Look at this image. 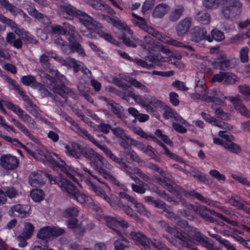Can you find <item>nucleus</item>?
I'll return each mask as SVG.
<instances>
[{
  "label": "nucleus",
  "instance_id": "nucleus-1",
  "mask_svg": "<svg viewBox=\"0 0 250 250\" xmlns=\"http://www.w3.org/2000/svg\"><path fill=\"white\" fill-rule=\"evenodd\" d=\"M62 24L65 34L66 32L69 33V37L68 38V40L70 44H68L67 42L63 40L59 35L55 37L54 39V42L60 45L62 50L65 53L70 54L74 52H77L82 56H84L85 55L84 50L74 36L75 27L65 22H63Z\"/></svg>",
  "mask_w": 250,
  "mask_h": 250
},
{
  "label": "nucleus",
  "instance_id": "nucleus-2",
  "mask_svg": "<svg viewBox=\"0 0 250 250\" xmlns=\"http://www.w3.org/2000/svg\"><path fill=\"white\" fill-rule=\"evenodd\" d=\"M149 169L158 172L160 176L154 175L153 177L156 182L165 188L173 194H178L182 191V188L172 181V176L168 173L164 171L157 165L152 163L147 164Z\"/></svg>",
  "mask_w": 250,
  "mask_h": 250
},
{
  "label": "nucleus",
  "instance_id": "nucleus-3",
  "mask_svg": "<svg viewBox=\"0 0 250 250\" xmlns=\"http://www.w3.org/2000/svg\"><path fill=\"white\" fill-rule=\"evenodd\" d=\"M103 218L107 226L111 228L117 235L121 236V238L114 243V250H124L125 248L128 247V241L122 236L119 228L125 229L128 227V224L125 220H117L112 216H105Z\"/></svg>",
  "mask_w": 250,
  "mask_h": 250
},
{
  "label": "nucleus",
  "instance_id": "nucleus-4",
  "mask_svg": "<svg viewBox=\"0 0 250 250\" xmlns=\"http://www.w3.org/2000/svg\"><path fill=\"white\" fill-rule=\"evenodd\" d=\"M59 185L62 191L67 192L68 196L76 199L81 204L85 203L87 205L92 201L90 196L81 193L79 190L69 181L62 179L59 183Z\"/></svg>",
  "mask_w": 250,
  "mask_h": 250
},
{
  "label": "nucleus",
  "instance_id": "nucleus-5",
  "mask_svg": "<svg viewBox=\"0 0 250 250\" xmlns=\"http://www.w3.org/2000/svg\"><path fill=\"white\" fill-rule=\"evenodd\" d=\"M65 149V152L68 155L77 159H80L82 155L91 162L94 160L95 159L98 160L101 156L93 148L88 147H81L76 143L73 144L72 148H70L68 146H66Z\"/></svg>",
  "mask_w": 250,
  "mask_h": 250
},
{
  "label": "nucleus",
  "instance_id": "nucleus-6",
  "mask_svg": "<svg viewBox=\"0 0 250 250\" xmlns=\"http://www.w3.org/2000/svg\"><path fill=\"white\" fill-rule=\"evenodd\" d=\"M119 198L117 201H113L114 205L111 206L116 208H119L126 213L128 216L132 217H137L136 214L134 213L133 210L128 206L129 203L134 204L136 203L135 199L124 192H120L118 193Z\"/></svg>",
  "mask_w": 250,
  "mask_h": 250
},
{
  "label": "nucleus",
  "instance_id": "nucleus-7",
  "mask_svg": "<svg viewBox=\"0 0 250 250\" xmlns=\"http://www.w3.org/2000/svg\"><path fill=\"white\" fill-rule=\"evenodd\" d=\"M44 77L50 81L48 84V87L50 90L55 93H57L64 98L65 100L68 95H71L73 94L71 89H69L65 85L60 86L57 84L56 80L52 76L48 74L43 73Z\"/></svg>",
  "mask_w": 250,
  "mask_h": 250
},
{
  "label": "nucleus",
  "instance_id": "nucleus-8",
  "mask_svg": "<svg viewBox=\"0 0 250 250\" xmlns=\"http://www.w3.org/2000/svg\"><path fill=\"white\" fill-rule=\"evenodd\" d=\"M242 8V3L238 0H224L221 14L227 20H229L234 14L235 10Z\"/></svg>",
  "mask_w": 250,
  "mask_h": 250
},
{
  "label": "nucleus",
  "instance_id": "nucleus-9",
  "mask_svg": "<svg viewBox=\"0 0 250 250\" xmlns=\"http://www.w3.org/2000/svg\"><path fill=\"white\" fill-rule=\"evenodd\" d=\"M5 105L15 113L22 122L27 124L29 126L33 128L36 127L34 120L27 114H24V111L18 105L9 102H5Z\"/></svg>",
  "mask_w": 250,
  "mask_h": 250
},
{
  "label": "nucleus",
  "instance_id": "nucleus-10",
  "mask_svg": "<svg viewBox=\"0 0 250 250\" xmlns=\"http://www.w3.org/2000/svg\"><path fill=\"white\" fill-rule=\"evenodd\" d=\"M76 128L78 129V130L80 132L81 135L83 137H85L87 138L89 141L94 144L96 146H97L98 148L101 149L105 154V155L108 157L109 158L113 155V153L112 151L108 148L105 145H100L98 141H97L95 138L91 135L86 130L81 128L78 124L77 126H75Z\"/></svg>",
  "mask_w": 250,
  "mask_h": 250
},
{
  "label": "nucleus",
  "instance_id": "nucleus-11",
  "mask_svg": "<svg viewBox=\"0 0 250 250\" xmlns=\"http://www.w3.org/2000/svg\"><path fill=\"white\" fill-rule=\"evenodd\" d=\"M109 159L115 163L118 164L120 166L121 170L125 172L136 183H144L138 177L128 171V169H130V167L124 161L123 158H119L113 153Z\"/></svg>",
  "mask_w": 250,
  "mask_h": 250
},
{
  "label": "nucleus",
  "instance_id": "nucleus-12",
  "mask_svg": "<svg viewBox=\"0 0 250 250\" xmlns=\"http://www.w3.org/2000/svg\"><path fill=\"white\" fill-rule=\"evenodd\" d=\"M131 238L142 250L149 248L150 242L143 233L140 231H132L129 234Z\"/></svg>",
  "mask_w": 250,
  "mask_h": 250
},
{
  "label": "nucleus",
  "instance_id": "nucleus-13",
  "mask_svg": "<svg viewBox=\"0 0 250 250\" xmlns=\"http://www.w3.org/2000/svg\"><path fill=\"white\" fill-rule=\"evenodd\" d=\"M19 163V159L11 155H4L0 158V166L7 170H12L16 168Z\"/></svg>",
  "mask_w": 250,
  "mask_h": 250
},
{
  "label": "nucleus",
  "instance_id": "nucleus-14",
  "mask_svg": "<svg viewBox=\"0 0 250 250\" xmlns=\"http://www.w3.org/2000/svg\"><path fill=\"white\" fill-rule=\"evenodd\" d=\"M48 176L49 174L42 171H34L29 175V182L32 187H41L44 184L45 177Z\"/></svg>",
  "mask_w": 250,
  "mask_h": 250
},
{
  "label": "nucleus",
  "instance_id": "nucleus-15",
  "mask_svg": "<svg viewBox=\"0 0 250 250\" xmlns=\"http://www.w3.org/2000/svg\"><path fill=\"white\" fill-rule=\"evenodd\" d=\"M225 98L229 100L233 104L235 110L242 115L250 118V112L242 103L239 95L234 97L229 96Z\"/></svg>",
  "mask_w": 250,
  "mask_h": 250
},
{
  "label": "nucleus",
  "instance_id": "nucleus-16",
  "mask_svg": "<svg viewBox=\"0 0 250 250\" xmlns=\"http://www.w3.org/2000/svg\"><path fill=\"white\" fill-rule=\"evenodd\" d=\"M206 34L207 31L205 28L195 27L190 33L191 41L195 42H198L203 40H207L209 42H212L210 36H207Z\"/></svg>",
  "mask_w": 250,
  "mask_h": 250
},
{
  "label": "nucleus",
  "instance_id": "nucleus-17",
  "mask_svg": "<svg viewBox=\"0 0 250 250\" xmlns=\"http://www.w3.org/2000/svg\"><path fill=\"white\" fill-rule=\"evenodd\" d=\"M186 233L187 238L191 243L192 242L195 241L203 245L207 240V238H204V235L198 231V229L193 227H188Z\"/></svg>",
  "mask_w": 250,
  "mask_h": 250
},
{
  "label": "nucleus",
  "instance_id": "nucleus-18",
  "mask_svg": "<svg viewBox=\"0 0 250 250\" xmlns=\"http://www.w3.org/2000/svg\"><path fill=\"white\" fill-rule=\"evenodd\" d=\"M189 194L191 196H195L197 199L201 201L203 203L206 204L207 205H211L215 207L216 208H217L221 211L224 212L227 215H229L230 213V211L228 209L226 208L225 207L222 206L219 202L213 201L209 199H206L200 193L196 192L194 191H190Z\"/></svg>",
  "mask_w": 250,
  "mask_h": 250
},
{
  "label": "nucleus",
  "instance_id": "nucleus-19",
  "mask_svg": "<svg viewBox=\"0 0 250 250\" xmlns=\"http://www.w3.org/2000/svg\"><path fill=\"white\" fill-rule=\"evenodd\" d=\"M76 18L88 29H93L96 26L97 21L92 17L81 10L77 13Z\"/></svg>",
  "mask_w": 250,
  "mask_h": 250
},
{
  "label": "nucleus",
  "instance_id": "nucleus-20",
  "mask_svg": "<svg viewBox=\"0 0 250 250\" xmlns=\"http://www.w3.org/2000/svg\"><path fill=\"white\" fill-rule=\"evenodd\" d=\"M85 182L89 188L93 191L97 196L103 198L110 206L114 205L112 203V200L106 194L105 192L102 188L96 186L90 180L87 179Z\"/></svg>",
  "mask_w": 250,
  "mask_h": 250
},
{
  "label": "nucleus",
  "instance_id": "nucleus-21",
  "mask_svg": "<svg viewBox=\"0 0 250 250\" xmlns=\"http://www.w3.org/2000/svg\"><path fill=\"white\" fill-rule=\"evenodd\" d=\"M194 91V93L191 94V97L193 99L201 100L204 101V98L207 96L208 91L207 90L206 86L203 81L198 80L196 81Z\"/></svg>",
  "mask_w": 250,
  "mask_h": 250
},
{
  "label": "nucleus",
  "instance_id": "nucleus-22",
  "mask_svg": "<svg viewBox=\"0 0 250 250\" xmlns=\"http://www.w3.org/2000/svg\"><path fill=\"white\" fill-rule=\"evenodd\" d=\"M29 210V206L18 204L12 207L8 212L10 215L23 218L28 214Z\"/></svg>",
  "mask_w": 250,
  "mask_h": 250
},
{
  "label": "nucleus",
  "instance_id": "nucleus-23",
  "mask_svg": "<svg viewBox=\"0 0 250 250\" xmlns=\"http://www.w3.org/2000/svg\"><path fill=\"white\" fill-rule=\"evenodd\" d=\"M53 59L54 61L60 62H77L73 58H68L66 61L63 60L61 57L58 56L53 52H48L47 55L43 54L40 57V60L41 62H47L49 61H52L51 59Z\"/></svg>",
  "mask_w": 250,
  "mask_h": 250
},
{
  "label": "nucleus",
  "instance_id": "nucleus-24",
  "mask_svg": "<svg viewBox=\"0 0 250 250\" xmlns=\"http://www.w3.org/2000/svg\"><path fill=\"white\" fill-rule=\"evenodd\" d=\"M185 11V8L182 4L175 5L170 11L168 18L172 22L177 21L182 16Z\"/></svg>",
  "mask_w": 250,
  "mask_h": 250
},
{
  "label": "nucleus",
  "instance_id": "nucleus-25",
  "mask_svg": "<svg viewBox=\"0 0 250 250\" xmlns=\"http://www.w3.org/2000/svg\"><path fill=\"white\" fill-rule=\"evenodd\" d=\"M191 19L186 18L181 21L176 26V30L179 36H183L188 32L191 25Z\"/></svg>",
  "mask_w": 250,
  "mask_h": 250
},
{
  "label": "nucleus",
  "instance_id": "nucleus-26",
  "mask_svg": "<svg viewBox=\"0 0 250 250\" xmlns=\"http://www.w3.org/2000/svg\"><path fill=\"white\" fill-rule=\"evenodd\" d=\"M173 245L179 250H182L184 247L187 248L190 247V242L189 239L181 232L177 235Z\"/></svg>",
  "mask_w": 250,
  "mask_h": 250
},
{
  "label": "nucleus",
  "instance_id": "nucleus-27",
  "mask_svg": "<svg viewBox=\"0 0 250 250\" xmlns=\"http://www.w3.org/2000/svg\"><path fill=\"white\" fill-rule=\"evenodd\" d=\"M149 138H151L153 141H154L156 143H157L159 146H161L163 149L164 152H163L164 154H166L168 157H170V158L172 159L176 160L177 161L182 162L183 161L182 158L178 156L177 155H175L174 153H171L167 148V147L160 141H159L157 138H156L155 136H149Z\"/></svg>",
  "mask_w": 250,
  "mask_h": 250
},
{
  "label": "nucleus",
  "instance_id": "nucleus-28",
  "mask_svg": "<svg viewBox=\"0 0 250 250\" xmlns=\"http://www.w3.org/2000/svg\"><path fill=\"white\" fill-rule=\"evenodd\" d=\"M170 7L167 4H160L157 5L152 13L153 16L155 18H162L169 10Z\"/></svg>",
  "mask_w": 250,
  "mask_h": 250
},
{
  "label": "nucleus",
  "instance_id": "nucleus-29",
  "mask_svg": "<svg viewBox=\"0 0 250 250\" xmlns=\"http://www.w3.org/2000/svg\"><path fill=\"white\" fill-rule=\"evenodd\" d=\"M68 228L73 230V231L77 235H83L84 233V228L81 224H78V219H73L67 223Z\"/></svg>",
  "mask_w": 250,
  "mask_h": 250
},
{
  "label": "nucleus",
  "instance_id": "nucleus-30",
  "mask_svg": "<svg viewBox=\"0 0 250 250\" xmlns=\"http://www.w3.org/2000/svg\"><path fill=\"white\" fill-rule=\"evenodd\" d=\"M144 98L145 101V105H144V106L147 107V110H150L152 111V109L149 106V105H152L155 107L161 106V101L158 100L154 96L146 95L144 96Z\"/></svg>",
  "mask_w": 250,
  "mask_h": 250
},
{
  "label": "nucleus",
  "instance_id": "nucleus-31",
  "mask_svg": "<svg viewBox=\"0 0 250 250\" xmlns=\"http://www.w3.org/2000/svg\"><path fill=\"white\" fill-rule=\"evenodd\" d=\"M61 9L63 13H66L68 15L66 18L69 19H71L73 17H76L77 13L80 10L70 4L62 5Z\"/></svg>",
  "mask_w": 250,
  "mask_h": 250
},
{
  "label": "nucleus",
  "instance_id": "nucleus-32",
  "mask_svg": "<svg viewBox=\"0 0 250 250\" xmlns=\"http://www.w3.org/2000/svg\"><path fill=\"white\" fill-rule=\"evenodd\" d=\"M79 210L77 207H71L66 208L63 212V216L64 217L68 219V222L73 219H77L76 217L79 214Z\"/></svg>",
  "mask_w": 250,
  "mask_h": 250
},
{
  "label": "nucleus",
  "instance_id": "nucleus-33",
  "mask_svg": "<svg viewBox=\"0 0 250 250\" xmlns=\"http://www.w3.org/2000/svg\"><path fill=\"white\" fill-rule=\"evenodd\" d=\"M21 83L25 85L30 86L33 88H36L39 83L36 81L35 78L32 75L22 76L21 79Z\"/></svg>",
  "mask_w": 250,
  "mask_h": 250
},
{
  "label": "nucleus",
  "instance_id": "nucleus-34",
  "mask_svg": "<svg viewBox=\"0 0 250 250\" xmlns=\"http://www.w3.org/2000/svg\"><path fill=\"white\" fill-rule=\"evenodd\" d=\"M195 19L201 23L208 24L210 21V15L205 11L198 12L195 15Z\"/></svg>",
  "mask_w": 250,
  "mask_h": 250
},
{
  "label": "nucleus",
  "instance_id": "nucleus-35",
  "mask_svg": "<svg viewBox=\"0 0 250 250\" xmlns=\"http://www.w3.org/2000/svg\"><path fill=\"white\" fill-rule=\"evenodd\" d=\"M111 111L114 113L119 118L125 123H126L124 115V108L119 104L116 103L110 108Z\"/></svg>",
  "mask_w": 250,
  "mask_h": 250
},
{
  "label": "nucleus",
  "instance_id": "nucleus-36",
  "mask_svg": "<svg viewBox=\"0 0 250 250\" xmlns=\"http://www.w3.org/2000/svg\"><path fill=\"white\" fill-rule=\"evenodd\" d=\"M34 231V226L29 223H25L23 231L21 235L18 236V239H21V237H24L25 239H28L31 237Z\"/></svg>",
  "mask_w": 250,
  "mask_h": 250
},
{
  "label": "nucleus",
  "instance_id": "nucleus-37",
  "mask_svg": "<svg viewBox=\"0 0 250 250\" xmlns=\"http://www.w3.org/2000/svg\"><path fill=\"white\" fill-rule=\"evenodd\" d=\"M100 170L101 171L99 173L101 174L104 178L109 180L113 184L118 187H121L122 188L124 187V186L118 180H117L112 174H111L110 172L106 171L103 168Z\"/></svg>",
  "mask_w": 250,
  "mask_h": 250
},
{
  "label": "nucleus",
  "instance_id": "nucleus-38",
  "mask_svg": "<svg viewBox=\"0 0 250 250\" xmlns=\"http://www.w3.org/2000/svg\"><path fill=\"white\" fill-rule=\"evenodd\" d=\"M56 167H58L63 172L65 173L70 179L76 182V179L74 175V171L72 170L63 162H62V164H58V165L56 166Z\"/></svg>",
  "mask_w": 250,
  "mask_h": 250
},
{
  "label": "nucleus",
  "instance_id": "nucleus-39",
  "mask_svg": "<svg viewBox=\"0 0 250 250\" xmlns=\"http://www.w3.org/2000/svg\"><path fill=\"white\" fill-rule=\"evenodd\" d=\"M51 227L47 226L41 229L37 234V237L39 239L44 240L49 238L51 236Z\"/></svg>",
  "mask_w": 250,
  "mask_h": 250
},
{
  "label": "nucleus",
  "instance_id": "nucleus-40",
  "mask_svg": "<svg viewBox=\"0 0 250 250\" xmlns=\"http://www.w3.org/2000/svg\"><path fill=\"white\" fill-rule=\"evenodd\" d=\"M12 122L14 123L15 125L19 128L24 134L32 140L35 139V137L32 135L27 128L22 125L19 121H17L15 119H12Z\"/></svg>",
  "mask_w": 250,
  "mask_h": 250
},
{
  "label": "nucleus",
  "instance_id": "nucleus-41",
  "mask_svg": "<svg viewBox=\"0 0 250 250\" xmlns=\"http://www.w3.org/2000/svg\"><path fill=\"white\" fill-rule=\"evenodd\" d=\"M232 141L225 142L224 148L232 153L237 154L241 151V148L238 145L233 143Z\"/></svg>",
  "mask_w": 250,
  "mask_h": 250
},
{
  "label": "nucleus",
  "instance_id": "nucleus-42",
  "mask_svg": "<svg viewBox=\"0 0 250 250\" xmlns=\"http://www.w3.org/2000/svg\"><path fill=\"white\" fill-rule=\"evenodd\" d=\"M54 157H57V155L53 152H47L45 153V155L42 161L44 162L46 160L52 167H56L59 163L55 160Z\"/></svg>",
  "mask_w": 250,
  "mask_h": 250
},
{
  "label": "nucleus",
  "instance_id": "nucleus-43",
  "mask_svg": "<svg viewBox=\"0 0 250 250\" xmlns=\"http://www.w3.org/2000/svg\"><path fill=\"white\" fill-rule=\"evenodd\" d=\"M191 175L200 182L209 185L212 183L211 180L208 178L205 174L199 171H192Z\"/></svg>",
  "mask_w": 250,
  "mask_h": 250
},
{
  "label": "nucleus",
  "instance_id": "nucleus-44",
  "mask_svg": "<svg viewBox=\"0 0 250 250\" xmlns=\"http://www.w3.org/2000/svg\"><path fill=\"white\" fill-rule=\"evenodd\" d=\"M239 92L244 97V100L249 101L250 96V86L248 84L239 85L238 87Z\"/></svg>",
  "mask_w": 250,
  "mask_h": 250
},
{
  "label": "nucleus",
  "instance_id": "nucleus-45",
  "mask_svg": "<svg viewBox=\"0 0 250 250\" xmlns=\"http://www.w3.org/2000/svg\"><path fill=\"white\" fill-rule=\"evenodd\" d=\"M78 88L82 95L91 104L94 103V100L89 95V87L83 86L82 85H78Z\"/></svg>",
  "mask_w": 250,
  "mask_h": 250
},
{
  "label": "nucleus",
  "instance_id": "nucleus-46",
  "mask_svg": "<svg viewBox=\"0 0 250 250\" xmlns=\"http://www.w3.org/2000/svg\"><path fill=\"white\" fill-rule=\"evenodd\" d=\"M222 93L219 91L215 89H212L210 91H208L207 96L205 98H204V101L207 102H211L216 97L221 96Z\"/></svg>",
  "mask_w": 250,
  "mask_h": 250
},
{
  "label": "nucleus",
  "instance_id": "nucleus-47",
  "mask_svg": "<svg viewBox=\"0 0 250 250\" xmlns=\"http://www.w3.org/2000/svg\"><path fill=\"white\" fill-rule=\"evenodd\" d=\"M196 211L198 214L200 215L204 219H205L207 216L209 214V213L215 216L213 212H216L214 210H211L208 209L205 206H200L197 208Z\"/></svg>",
  "mask_w": 250,
  "mask_h": 250
},
{
  "label": "nucleus",
  "instance_id": "nucleus-48",
  "mask_svg": "<svg viewBox=\"0 0 250 250\" xmlns=\"http://www.w3.org/2000/svg\"><path fill=\"white\" fill-rule=\"evenodd\" d=\"M243 201H241L239 197L237 195H234L229 198L226 201L232 206L237 208L238 209L242 207V203Z\"/></svg>",
  "mask_w": 250,
  "mask_h": 250
},
{
  "label": "nucleus",
  "instance_id": "nucleus-49",
  "mask_svg": "<svg viewBox=\"0 0 250 250\" xmlns=\"http://www.w3.org/2000/svg\"><path fill=\"white\" fill-rule=\"evenodd\" d=\"M133 171L135 174H137L140 177L143 181L147 182L148 183H151V178L147 176L146 173L137 167H135L132 169Z\"/></svg>",
  "mask_w": 250,
  "mask_h": 250
},
{
  "label": "nucleus",
  "instance_id": "nucleus-50",
  "mask_svg": "<svg viewBox=\"0 0 250 250\" xmlns=\"http://www.w3.org/2000/svg\"><path fill=\"white\" fill-rule=\"evenodd\" d=\"M226 74L224 78V83L235 84L238 82V78L236 75L229 72H226Z\"/></svg>",
  "mask_w": 250,
  "mask_h": 250
},
{
  "label": "nucleus",
  "instance_id": "nucleus-51",
  "mask_svg": "<svg viewBox=\"0 0 250 250\" xmlns=\"http://www.w3.org/2000/svg\"><path fill=\"white\" fill-rule=\"evenodd\" d=\"M211 107L215 110V115L217 118L224 120H227L229 119V114L224 112L221 107H215L214 105H212Z\"/></svg>",
  "mask_w": 250,
  "mask_h": 250
},
{
  "label": "nucleus",
  "instance_id": "nucleus-52",
  "mask_svg": "<svg viewBox=\"0 0 250 250\" xmlns=\"http://www.w3.org/2000/svg\"><path fill=\"white\" fill-rule=\"evenodd\" d=\"M1 5L9 11L14 16H16L17 15L19 8H17L12 3H9L8 1L6 0L1 4Z\"/></svg>",
  "mask_w": 250,
  "mask_h": 250
},
{
  "label": "nucleus",
  "instance_id": "nucleus-53",
  "mask_svg": "<svg viewBox=\"0 0 250 250\" xmlns=\"http://www.w3.org/2000/svg\"><path fill=\"white\" fill-rule=\"evenodd\" d=\"M30 196L34 201L39 202L42 199L43 193L41 189H35L31 191Z\"/></svg>",
  "mask_w": 250,
  "mask_h": 250
},
{
  "label": "nucleus",
  "instance_id": "nucleus-54",
  "mask_svg": "<svg viewBox=\"0 0 250 250\" xmlns=\"http://www.w3.org/2000/svg\"><path fill=\"white\" fill-rule=\"evenodd\" d=\"M221 3V0H204V6L207 9H216Z\"/></svg>",
  "mask_w": 250,
  "mask_h": 250
},
{
  "label": "nucleus",
  "instance_id": "nucleus-55",
  "mask_svg": "<svg viewBox=\"0 0 250 250\" xmlns=\"http://www.w3.org/2000/svg\"><path fill=\"white\" fill-rule=\"evenodd\" d=\"M211 34L212 40L213 39L217 42H221L225 39L224 33L217 29H213L211 32Z\"/></svg>",
  "mask_w": 250,
  "mask_h": 250
},
{
  "label": "nucleus",
  "instance_id": "nucleus-56",
  "mask_svg": "<svg viewBox=\"0 0 250 250\" xmlns=\"http://www.w3.org/2000/svg\"><path fill=\"white\" fill-rule=\"evenodd\" d=\"M167 213L166 216L169 219H173L174 220L179 219V215L176 214L172 210V208L170 206L166 204L163 210Z\"/></svg>",
  "mask_w": 250,
  "mask_h": 250
},
{
  "label": "nucleus",
  "instance_id": "nucleus-57",
  "mask_svg": "<svg viewBox=\"0 0 250 250\" xmlns=\"http://www.w3.org/2000/svg\"><path fill=\"white\" fill-rule=\"evenodd\" d=\"M135 208H136L137 211L139 212L141 215L146 216L147 217H149L150 213V212L147 210L146 208L141 203H138L137 201H136V203H134Z\"/></svg>",
  "mask_w": 250,
  "mask_h": 250
},
{
  "label": "nucleus",
  "instance_id": "nucleus-58",
  "mask_svg": "<svg viewBox=\"0 0 250 250\" xmlns=\"http://www.w3.org/2000/svg\"><path fill=\"white\" fill-rule=\"evenodd\" d=\"M216 57L218 61L214 62H230L235 61V60L234 58L227 59L226 54L223 52H218L216 53Z\"/></svg>",
  "mask_w": 250,
  "mask_h": 250
},
{
  "label": "nucleus",
  "instance_id": "nucleus-59",
  "mask_svg": "<svg viewBox=\"0 0 250 250\" xmlns=\"http://www.w3.org/2000/svg\"><path fill=\"white\" fill-rule=\"evenodd\" d=\"M146 58L147 61L152 62H164V58L160 53L150 54Z\"/></svg>",
  "mask_w": 250,
  "mask_h": 250
},
{
  "label": "nucleus",
  "instance_id": "nucleus-60",
  "mask_svg": "<svg viewBox=\"0 0 250 250\" xmlns=\"http://www.w3.org/2000/svg\"><path fill=\"white\" fill-rule=\"evenodd\" d=\"M129 82L135 87L139 88L146 92H150L149 89L146 86L134 79H130Z\"/></svg>",
  "mask_w": 250,
  "mask_h": 250
},
{
  "label": "nucleus",
  "instance_id": "nucleus-61",
  "mask_svg": "<svg viewBox=\"0 0 250 250\" xmlns=\"http://www.w3.org/2000/svg\"><path fill=\"white\" fill-rule=\"evenodd\" d=\"M160 223L165 228V230L167 232L173 235L174 237H176L177 235L181 233V232L179 231L176 228L170 227L168 224L164 222H160Z\"/></svg>",
  "mask_w": 250,
  "mask_h": 250
},
{
  "label": "nucleus",
  "instance_id": "nucleus-62",
  "mask_svg": "<svg viewBox=\"0 0 250 250\" xmlns=\"http://www.w3.org/2000/svg\"><path fill=\"white\" fill-rule=\"evenodd\" d=\"M26 108L30 114L36 118H38L39 117V113L38 112V107L36 104L33 103V102L28 104V105L26 106Z\"/></svg>",
  "mask_w": 250,
  "mask_h": 250
},
{
  "label": "nucleus",
  "instance_id": "nucleus-63",
  "mask_svg": "<svg viewBox=\"0 0 250 250\" xmlns=\"http://www.w3.org/2000/svg\"><path fill=\"white\" fill-rule=\"evenodd\" d=\"M4 192L6 196L10 198H15L18 195L17 190L13 187H6L4 188Z\"/></svg>",
  "mask_w": 250,
  "mask_h": 250
},
{
  "label": "nucleus",
  "instance_id": "nucleus-64",
  "mask_svg": "<svg viewBox=\"0 0 250 250\" xmlns=\"http://www.w3.org/2000/svg\"><path fill=\"white\" fill-rule=\"evenodd\" d=\"M132 22L134 24L143 29L145 30L146 27L145 19L139 16H136V19L132 20Z\"/></svg>",
  "mask_w": 250,
  "mask_h": 250
}]
</instances>
